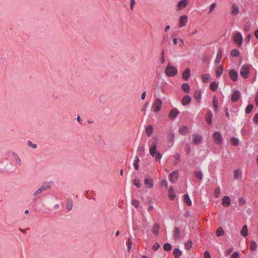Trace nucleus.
<instances>
[{
    "label": "nucleus",
    "mask_w": 258,
    "mask_h": 258,
    "mask_svg": "<svg viewBox=\"0 0 258 258\" xmlns=\"http://www.w3.org/2000/svg\"><path fill=\"white\" fill-rule=\"evenodd\" d=\"M238 202H239V205H242L243 204H244L245 203V200L243 198H241L239 199Z\"/></svg>",
    "instance_id": "obj_59"
},
{
    "label": "nucleus",
    "mask_w": 258,
    "mask_h": 258,
    "mask_svg": "<svg viewBox=\"0 0 258 258\" xmlns=\"http://www.w3.org/2000/svg\"><path fill=\"white\" fill-rule=\"evenodd\" d=\"M231 144L233 146H237L239 145V139L235 137H232L230 139Z\"/></svg>",
    "instance_id": "obj_40"
},
{
    "label": "nucleus",
    "mask_w": 258,
    "mask_h": 258,
    "mask_svg": "<svg viewBox=\"0 0 258 258\" xmlns=\"http://www.w3.org/2000/svg\"><path fill=\"white\" fill-rule=\"evenodd\" d=\"M220 191H221V189H220V188L219 186L217 187L215 189V190L214 192V196L215 198H218V197L220 195Z\"/></svg>",
    "instance_id": "obj_45"
},
{
    "label": "nucleus",
    "mask_w": 258,
    "mask_h": 258,
    "mask_svg": "<svg viewBox=\"0 0 258 258\" xmlns=\"http://www.w3.org/2000/svg\"><path fill=\"white\" fill-rule=\"evenodd\" d=\"M216 4L215 3H213L210 6V11L209 12V13L212 12L214 9V8L215 7Z\"/></svg>",
    "instance_id": "obj_58"
},
{
    "label": "nucleus",
    "mask_w": 258,
    "mask_h": 258,
    "mask_svg": "<svg viewBox=\"0 0 258 258\" xmlns=\"http://www.w3.org/2000/svg\"><path fill=\"white\" fill-rule=\"evenodd\" d=\"M187 0H180L178 2L177 7L179 9H182L187 6Z\"/></svg>",
    "instance_id": "obj_20"
},
{
    "label": "nucleus",
    "mask_w": 258,
    "mask_h": 258,
    "mask_svg": "<svg viewBox=\"0 0 258 258\" xmlns=\"http://www.w3.org/2000/svg\"><path fill=\"white\" fill-rule=\"evenodd\" d=\"M230 54L233 57H238L240 55V52L237 49L234 48L231 50Z\"/></svg>",
    "instance_id": "obj_37"
},
{
    "label": "nucleus",
    "mask_w": 258,
    "mask_h": 258,
    "mask_svg": "<svg viewBox=\"0 0 258 258\" xmlns=\"http://www.w3.org/2000/svg\"><path fill=\"white\" fill-rule=\"evenodd\" d=\"M253 106L252 104H248L246 107L245 112L246 114H249L251 112L253 109Z\"/></svg>",
    "instance_id": "obj_44"
},
{
    "label": "nucleus",
    "mask_w": 258,
    "mask_h": 258,
    "mask_svg": "<svg viewBox=\"0 0 258 258\" xmlns=\"http://www.w3.org/2000/svg\"><path fill=\"white\" fill-rule=\"evenodd\" d=\"M127 246V251H130L131 249L132 246V242H128Z\"/></svg>",
    "instance_id": "obj_62"
},
{
    "label": "nucleus",
    "mask_w": 258,
    "mask_h": 258,
    "mask_svg": "<svg viewBox=\"0 0 258 258\" xmlns=\"http://www.w3.org/2000/svg\"><path fill=\"white\" fill-rule=\"evenodd\" d=\"M165 73L167 77H173L177 75L178 70L175 67H173L171 64L170 62H169L165 69Z\"/></svg>",
    "instance_id": "obj_2"
},
{
    "label": "nucleus",
    "mask_w": 258,
    "mask_h": 258,
    "mask_svg": "<svg viewBox=\"0 0 258 258\" xmlns=\"http://www.w3.org/2000/svg\"><path fill=\"white\" fill-rule=\"evenodd\" d=\"M229 77L231 80L234 82H236L238 79V73L234 69L230 70L229 73Z\"/></svg>",
    "instance_id": "obj_11"
},
{
    "label": "nucleus",
    "mask_w": 258,
    "mask_h": 258,
    "mask_svg": "<svg viewBox=\"0 0 258 258\" xmlns=\"http://www.w3.org/2000/svg\"><path fill=\"white\" fill-rule=\"evenodd\" d=\"M187 22V17L186 15H182L179 18V28L185 26Z\"/></svg>",
    "instance_id": "obj_13"
},
{
    "label": "nucleus",
    "mask_w": 258,
    "mask_h": 258,
    "mask_svg": "<svg viewBox=\"0 0 258 258\" xmlns=\"http://www.w3.org/2000/svg\"><path fill=\"white\" fill-rule=\"evenodd\" d=\"M184 202L187 206L191 205L192 202L188 194H185L184 195Z\"/></svg>",
    "instance_id": "obj_32"
},
{
    "label": "nucleus",
    "mask_w": 258,
    "mask_h": 258,
    "mask_svg": "<svg viewBox=\"0 0 258 258\" xmlns=\"http://www.w3.org/2000/svg\"><path fill=\"white\" fill-rule=\"evenodd\" d=\"M204 258H211V255L208 251H205L204 252Z\"/></svg>",
    "instance_id": "obj_55"
},
{
    "label": "nucleus",
    "mask_w": 258,
    "mask_h": 258,
    "mask_svg": "<svg viewBox=\"0 0 258 258\" xmlns=\"http://www.w3.org/2000/svg\"><path fill=\"white\" fill-rule=\"evenodd\" d=\"M16 163L19 165H21V160L19 156H17V158H15Z\"/></svg>",
    "instance_id": "obj_64"
},
{
    "label": "nucleus",
    "mask_w": 258,
    "mask_h": 258,
    "mask_svg": "<svg viewBox=\"0 0 258 258\" xmlns=\"http://www.w3.org/2000/svg\"><path fill=\"white\" fill-rule=\"evenodd\" d=\"M192 243L191 240L190 239H188L184 244V246L185 249L188 250L192 247Z\"/></svg>",
    "instance_id": "obj_43"
},
{
    "label": "nucleus",
    "mask_w": 258,
    "mask_h": 258,
    "mask_svg": "<svg viewBox=\"0 0 258 258\" xmlns=\"http://www.w3.org/2000/svg\"><path fill=\"white\" fill-rule=\"evenodd\" d=\"M190 75V70L189 68H187L183 72L182 75V78L185 80H187Z\"/></svg>",
    "instance_id": "obj_17"
},
{
    "label": "nucleus",
    "mask_w": 258,
    "mask_h": 258,
    "mask_svg": "<svg viewBox=\"0 0 258 258\" xmlns=\"http://www.w3.org/2000/svg\"><path fill=\"white\" fill-rule=\"evenodd\" d=\"M175 258H179L182 254V251L178 248H175L173 251Z\"/></svg>",
    "instance_id": "obj_29"
},
{
    "label": "nucleus",
    "mask_w": 258,
    "mask_h": 258,
    "mask_svg": "<svg viewBox=\"0 0 258 258\" xmlns=\"http://www.w3.org/2000/svg\"><path fill=\"white\" fill-rule=\"evenodd\" d=\"M250 67L251 65L249 64H244L242 66L240 71V75L244 79H247L248 77Z\"/></svg>",
    "instance_id": "obj_4"
},
{
    "label": "nucleus",
    "mask_w": 258,
    "mask_h": 258,
    "mask_svg": "<svg viewBox=\"0 0 258 258\" xmlns=\"http://www.w3.org/2000/svg\"><path fill=\"white\" fill-rule=\"evenodd\" d=\"M230 202L229 197L226 196L222 200V204L223 206L227 207L230 205Z\"/></svg>",
    "instance_id": "obj_19"
},
{
    "label": "nucleus",
    "mask_w": 258,
    "mask_h": 258,
    "mask_svg": "<svg viewBox=\"0 0 258 258\" xmlns=\"http://www.w3.org/2000/svg\"><path fill=\"white\" fill-rule=\"evenodd\" d=\"M180 231L177 227H175L173 230V237L175 240H177L180 237Z\"/></svg>",
    "instance_id": "obj_15"
},
{
    "label": "nucleus",
    "mask_w": 258,
    "mask_h": 258,
    "mask_svg": "<svg viewBox=\"0 0 258 258\" xmlns=\"http://www.w3.org/2000/svg\"><path fill=\"white\" fill-rule=\"evenodd\" d=\"M181 89L185 92L188 93L190 91V86L188 83H184L181 86Z\"/></svg>",
    "instance_id": "obj_36"
},
{
    "label": "nucleus",
    "mask_w": 258,
    "mask_h": 258,
    "mask_svg": "<svg viewBox=\"0 0 258 258\" xmlns=\"http://www.w3.org/2000/svg\"><path fill=\"white\" fill-rule=\"evenodd\" d=\"M178 114V110L176 108H173L169 112V118L170 119H174L176 117Z\"/></svg>",
    "instance_id": "obj_14"
},
{
    "label": "nucleus",
    "mask_w": 258,
    "mask_h": 258,
    "mask_svg": "<svg viewBox=\"0 0 258 258\" xmlns=\"http://www.w3.org/2000/svg\"><path fill=\"white\" fill-rule=\"evenodd\" d=\"M175 161H174V164H176L177 162L180 159V155L178 153H176L175 155Z\"/></svg>",
    "instance_id": "obj_54"
},
{
    "label": "nucleus",
    "mask_w": 258,
    "mask_h": 258,
    "mask_svg": "<svg viewBox=\"0 0 258 258\" xmlns=\"http://www.w3.org/2000/svg\"><path fill=\"white\" fill-rule=\"evenodd\" d=\"M145 130H146V134L149 136H150L152 134V133H153V126L151 124L147 126L146 127Z\"/></svg>",
    "instance_id": "obj_33"
},
{
    "label": "nucleus",
    "mask_w": 258,
    "mask_h": 258,
    "mask_svg": "<svg viewBox=\"0 0 258 258\" xmlns=\"http://www.w3.org/2000/svg\"><path fill=\"white\" fill-rule=\"evenodd\" d=\"M150 154L151 156L155 158L156 160H160L162 157V154L157 151V143L154 142L150 147Z\"/></svg>",
    "instance_id": "obj_1"
},
{
    "label": "nucleus",
    "mask_w": 258,
    "mask_h": 258,
    "mask_svg": "<svg viewBox=\"0 0 258 258\" xmlns=\"http://www.w3.org/2000/svg\"><path fill=\"white\" fill-rule=\"evenodd\" d=\"M233 40L234 42L238 45H241L243 42V37L241 33L240 32H237L234 36Z\"/></svg>",
    "instance_id": "obj_10"
},
{
    "label": "nucleus",
    "mask_w": 258,
    "mask_h": 258,
    "mask_svg": "<svg viewBox=\"0 0 258 258\" xmlns=\"http://www.w3.org/2000/svg\"><path fill=\"white\" fill-rule=\"evenodd\" d=\"M251 38V35L250 34L247 35L245 37V41L248 43L250 42V39Z\"/></svg>",
    "instance_id": "obj_57"
},
{
    "label": "nucleus",
    "mask_w": 258,
    "mask_h": 258,
    "mask_svg": "<svg viewBox=\"0 0 258 258\" xmlns=\"http://www.w3.org/2000/svg\"><path fill=\"white\" fill-rule=\"evenodd\" d=\"M222 51H222V49H219V50L217 52V54L216 58L215 60V62L216 63H219L220 62L221 58L222 57V53H223Z\"/></svg>",
    "instance_id": "obj_23"
},
{
    "label": "nucleus",
    "mask_w": 258,
    "mask_h": 258,
    "mask_svg": "<svg viewBox=\"0 0 258 258\" xmlns=\"http://www.w3.org/2000/svg\"><path fill=\"white\" fill-rule=\"evenodd\" d=\"M179 133L182 135H187L188 133V129L185 126H183L179 129Z\"/></svg>",
    "instance_id": "obj_27"
},
{
    "label": "nucleus",
    "mask_w": 258,
    "mask_h": 258,
    "mask_svg": "<svg viewBox=\"0 0 258 258\" xmlns=\"http://www.w3.org/2000/svg\"><path fill=\"white\" fill-rule=\"evenodd\" d=\"M256 105L258 107V92L256 93L254 99Z\"/></svg>",
    "instance_id": "obj_61"
},
{
    "label": "nucleus",
    "mask_w": 258,
    "mask_h": 258,
    "mask_svg": "<svg viewBox=\"0 0 258 258\" xmlns=\"http://www.w3.org/2000/svg\"><path fill=\"white\" fill-rule=\"evenodd\" d=\"M28 145L33 149H36L37 147V145L36 144L33 143L31 141H28L27 142Z\"/></svg>",
    "instance_id": "obj_48"
},
{
    "label": "nucleus",
    "mask_w": 258,
    "mask_h": 258,
    "mask_svg": "<svg viewBox=\"0 0 258 258\" xmlns=\"http://www.w3.org/2000/svg\"><path fill=\"white\" fill-rule=\"evenodd\" d=\"M240 93L238 90H235L233 92L231 100L232 102H235L237 101L240 97Z\"/></svg>",
    "instance_id": "obj_12"
},
{
    "label": "nucleus",
    "mask_w": 258,
    "mask_h": 258,
    "mask_svg": "<svg viewBox=\"0 0 258 258\" xmlns=\"http://www.w3.org/2000/svg\"><path fill=\"white\" fill-rule=\"evenodd\" d=\"M135 0H131V10H133V8H134V6L135 4Z\"/></svg>",
    "instance_id": "obj_63"
},
{
    "label": "nucleus",
    "mask_w": 258,
    "mask_h": 258,
    "mask_svg": "<svg viewBox=\"0 0 258 258\" xmlns=\"http://www.w3.org/2000/svg\"><path fill=\"white\" fill-rule=\"evenodd\" d=\"M191 101V98L188 95H185L182 100V104L183 106H185L188 104Z\"/></svg>",
    "instance_id": "obj_22"
},
{
    "label": "nucleus",
    "mask_w": 258,
    "mask_h": 258,
    "mask_svg": "<svg viewBox=\"0 0 258 258\" xmlns=\"http://www.w3.org/2000/svg\"><path fill=\"white\" fill-rule=\"evenodd\" d=\"M213 105H214V108L215 109H217L218 106V104L217 100L216 99L215 96L214 97V99L213 100Z\"/></svg>",
    "instance_id": "obj_53"
},
{
    "label": "nucleus",
    "mask_w": 258,
    "mask_h": 258,
    "mask_svg": "<svg viewBox=\"0 0 258 258\" xmlns=\"http://www.w3.org/2000/svg\"><path fill=\"white\" fill-rule=\"evenodd\" d=\"M162 104V102L161 100L159 98H157L155 100V101L152 105L153 110L155 113H157L158 112H159L161 109Z\"/></svg>",
    "instance_id": "obj_5"
},
{
    "label": "nucleus",
    "mask_w": 258,
    "mask_h": 258,
    "mask_svg": "<svg viewBox=\"0 0 258 258\" xmlns=\"http://www.w3.org/2000/svg\"><path fill=\"white\" fill-rule=\"evenodd\" d=\"M163 249L166 251H169L172 249V245L169 243H165L163 245Z\"/></svg>",
    "instance_id": "obj_42"
},
{
    "label": "nucleus",
    "mask_w": 258,
    "mask_h": 258,
    "mask_svg": "<svg viewBox=\"0 0 258 258\" xmlns=\"http://www.w3.org/2000/svg\"><path fill=\"white\" fill-rule=\"evenodd\" d=\"M160 247L159 243L157 242H155L152 246V249L154 250H157Z\"/></svg>",
    "instance_id": "obj_49"
},
{
    "label": "nucleus",
    "mask_w": 258,
    "mask_h": 258,
    "mask_svg": "<svg viewBox=\"0 0 258 258\" xmlns=\"http://www.w3.org/2000/svg\"><path fill=\"white\" fill-rule=\"evenodd\" d=\"M145 152V144L143 143H140L137 148V155L139 157H143L144 156Z\"/></svg>",
    "instance_id": "obj_8"
},
{
    "label": "nucleus",
    "mask_w": 258,
    "mask_h": 258,
    "mask_svg": "<svg viewBox=\"0 0 258 258\" xmlns=\"http://www.w3.org/2000/svg\"><path fill=\"white\" fill-rule=\"evenodd\" d=\"M185 148L186 149V153L187 155H188L191 151L190 146L188 144H186L185 146Z\"/></svg>",
    "instance_id": "obj_51"
},
{
    "label": "nucleus",
    "mask_w": 258,
    "mask_h": 258,
    "mask_svg": "<svg viewBox=\"0 0 258 258\" xmlns=\"http://www.w3.org/2000/svg\"><path fill=\"white\" fill-rule=\"evenodd\" d=\"M250 248L251 249V250H255L256 249V248L257 247V244L255 242H254V241L253 240H251L250 241Z\"/></svg>",
    "instance_id": "obj_46"
},
{
    "label": "nucleus",
    "mask_w": 258,
    "mask_h": 258,
    "mask_svg": "<svg viewBox=\"0 0 258 258\" xmlns=\"http://www.w3.org/2000/svg\"><path fill=\"white\" fill-rule=\"evenodd\" d=\"M218 86V84L217 82H212L210 85V89L213 91H215L217 90Z\"/></svg>",
    "instance_id": "obj_39"
},
{
    "label": "nucleus",
    "mask_w": 258,
    "mask_h": 258,
    "mask_svg": "<svg viewBox=\"0 0 258 258\" xmlns=\"http://www.w3.org/2000/svg\"><path fill=\"white\" fill-rule=\"evenodd\" d=\"M233 176L235 179H241L242 177V172L241 169H236L233 173Z\"/></svg>",
    "instance_id": "obj_21"
},
{
    "label": "nucleus",
    "mask_w": 258,
    "mask_h": 258,
    "mask_svg": "<svg viewBox=\"0 0 258 258\" xmlns=\"http://www.w3.org/2000/svg\"><path fill=\"white\" fill-rule=\"evenodd\" d=\"M239 253L238 251H236L232 254L230 258H239Z\"/></svg>",
    "instance_id": "obj_52"
},
{
    "label": "nucleus",
    "mask_w": 258,
    "mask_h": 258,
    "mask_svg": "<svg viewBox=\"0 0 258 258\" xmlns=\"http://www.w3.org/2000/svg\"><path fill=\"white\" fill-rule=\"evenodd\" d=\"M133 183L137 187L140 188L141 187V184L140 183V181L138 178H135L133 180Z\"/></svg>",
    "instance_id": "obj_47"
},
{
    "label": "nucleus",
    "mask_w": 258,
    "mask_h": 258,
    "mask_svg": "<svg viewBox=\"0 0 258 258\" xmlns=\"http://www.w3.org/2000/svg\"><path fill=\"white\" fill-rule=\"evenodd\" d=\"M140 162V159L139 157L138 156H136L135 158V160L134 161L133 165L134 167V168L138 170L139 168V163Z\"/></svg>",
    "instance_id": "obj_31"
},
{
    "label": "nucleus",
    "mask_w": 258,
    "mask_h": 258,
    "mask_svg": "<svg viewBox=\"0 0 258 258\" xmlns=\"http://www.w3.org/2000/svg\"><path fill=\"white\" fill-rule=\"evenodd\" d=\"M202 92L201 90H197L194 93V98L198 102H200L201 99Z\"/></svg>",
    "instance_id": "obj_18"
},
{
    "label": "nucleus",
    "mask_w": 258,
    "mask_h": 258,
    "mask_svg": "<svg viewBox=\"0 0 258 258\" xmlns=\"http://www.w3.org/2000/svg\"><path fill=\"white\" fill-rule=\"evenodd\" d=\"M223 72L222 66L220 64L217 67L216 70V76L217 78H219L222 75Z\"/></svg>",
    "instance_id": "obj_25"
},
{
    "label": "nucleus",
    "mask_w": 258,
    "mask_h": 258,
    "mask_svg": "<svg viewBox=\"0 0 258 258\" xmlns=\"http://www.w3.org/2000/svg\"><path fill=\"white\" fill-rule=\"evenodd\" d=\"M212 117H213L212 112H211V111L209 110L208 112L207 113L206 116H205V119L209 125L212 124Z\"/></svg>",
    "instance_id": "obj_16"
},
{
    "label": "nucleus",
    "mask_w": 258,
    "mask_h": 258,
    "mask_svg": "<svg viewBox=\"0 0 258 258\" xmlns=\"http://www.w3.org/2000/svg\"><path fill=\"white\" fill-rule=\"evenodd\" d=\"M194 174L195 176L196 177V178H198V179L200 180L203 179V175L201 171L196 170L194 171Z\"/></svg>",
    "instance_id": "obj_34"
},
{
    "label": "nucleus",
    "mask_w": 258,
    "mask_h": 258,
    "mask_svg": "<svg viewBox=\"0 0 258 258\" xmlns=\"http://www.w3.org/2000/svg\"><path fill=\"white\" fill-rule=\"evenodd\" d=\"M144 183L147 185V187L149 189L152 188L154 186V182L151 177L147 175L144 179Z\"/></svg>",
    "instance_id": "obj_9"
},
{
    "label": "nucleus",
    "mask_w": 258,
    "mask_h": 258,
    "mask_svg": "<svg viewBox=\"0 0 258 258\" xmlns=\"http://www.w3.org/2000/svg\"><path fill=\"white\" fill-rule=\"evenodd\" d=\"M178 177V171H174L169 175V179L172 183H176Z\"/></svg>",
    "instance_id": "obj_7"
},
{
    "label": "nucleus",
    "mask_w": 258,
    "mask_h": 258,
    "mask_svg": "<svg viewBox=\"0 0 258 258\" xmlns=\"http://www.w3.org/2000/svg\"><path fill=\"white\" fill-rule=\"evenodd\" d=\"M132 204L135 206L136 208H138L139 206V202L138 200H133L132 201Z\"/></svg>",
    "instance_id": "obj_50"
},
{
    "label": "nucleus",
    "mask_w": 258,
    "mask_h": 258,
    "mask_svg": "<svg viewBox=\"0 0 258 258\" xmlns=\"http://www.w3.org/2000/svg\"><path fill=\"white\" fill-rule=\"evenodd\" d=\"M202 80L204 83L208 82L211 80V77L209 74H204L202 76Z\"/></svg>",
    "instance_id": "obj_38"
},
{
    "label": "nucleus",
    "mask_w": 258,
    "mask_h": 258,
    "mask_svg": "<svg viewBox=\"0 0 258 258\" xmlns=\"http://www.w3.org/2000/svg\"><path fill=\"white\" fill-rule=\"evenodd\" d=\"M216 235L218 237L223 236L224 234V231L222 227H219L216 231Z\"/></svg>",
    "instance_id": "obj_35"
},
{
    "label": "nucleus",
    "mask_w": 258,
    "mask_h": 258,
    "mask_svg": "<svg viewBox=\"0 0 258 258\" xmlns=\"http://www.w3.org/2000/svg\"><path fill=\"white\" fill-rule=\"evenodd\" d=\"M239 13V9L235 4L233 5L232 10L231 11V15H236Z\"/></svg>",
    "instance_id": "obj_41"
},
{
    "label": "nucleus",
    "mask_w": 258,
    "mask_h": 258,
    "mask_svg": "<svg viewBox=\"0 0 258 258\" xmlns=\"http://www.w3.org/2000/svg\"><path fill=\"white\" fill-rule=\"evenodd\" d=\"M253 120L255 123H258V113H257L255 114V115L253 118Z\"/></svg>",
    "instance_id": "obj_56"
},
{
    "label": "nucleus",
    "mask_w": 258,
    "mask_h": 258,
    "mask_svg": "<svg viewBox=\"0 0 258 258\" xmlns=\"http://www.w3.org/2000/svg\"><path fill=\"white\" fill-rule=\"evenodd\" d=\"M159 225L155 224L152 228V232L153 234L157 235L159 233Z\"/></svg>",
    "instance_id": "obj_28"
},
{
    "label": "nucleus",
    "mask_w": 258,
    "mask_h": 258,
    "mask_svg": "<svg viewBox=\"0 0 258 258\" xmlns=\"http://www.w3.org/2000/svg\"><path fill=\"white\" fill-rule=\"evenodd\" d=\"M202 139L201 135H195L193 137V142L195 144L198 145L201 143Z\"/></svg>",
    "instance_id": "obj_24"
},
{
    "label": "nucleus",
    "mask_w": 258,
    "mask_h": 258,
    "mask_svg": "<svg viewBox=\"0 0 258 258\" xmlns=\"http://www.w3.org/2000/svg\"><path fill=\"white\" fill-rule=\"evenodd\" d=\"M214 142L218 145H221L223 143V140L220 132L216 131L213 134Z\"/></svg>",
    "instance_id": "obj_6"
},
{
    "label": "nucleus",
    "mask_w": 258,
    "mask_h": 258,
    "mask_svg": "<svg viewBox=\"0 0 258 258\" xmlns=\"http://www.w3.org/2000/svg\"><path fill=\"white\" fill-rule=\"evenodd\" d=\"M233 250V248L232 247L229 248V249H227L225 251V255H226V256L228 255Z\"/></svg>",
    "instance_id": "obj_60"
},
{
    "label": "nucleus",
    "mask_w": 258,
    "mask_h": 258,
    "mask_svg": "<svg viewBox=\"0 0 258 258\" xmlns=\"http://www.w3.org/2000/svg\"><path fill=\"white\" fill-rule=\"evenodd\" d=\"M241 235L244 237H246L248 234V228L246 225L243 226L240 231Z\"/></svg>",
    "instance_id": "obj_30"
},
{
    "label": "nucleus",
    "mask_w": 258,
    "mask_h": 258,
    "mask_svg": "<svg viewBox=\"0 0 258 258\" xmlns=\"http://www.w3.org/2000/svg\"><path fill=\"white\" fill-rule=\"evenodd\" d=\"M73 208V201L71 199H68L66 203V209L67 211H70Z\"/></svg>",
    "instance_id": "obj_26"
},
{
    "label": "nucleus",
    "mask_w": 258,
    "mask_h": 258,
    "mask_svg": "<svg viewBox=\"0 0 258 258\" xmlns=\"http://www.w3.org/2000/svg\"><path fill=\"white\" fill-rule=\"evenodd\" d=\"M52 182H44L43 184L36 190L34 194V197H37L39 194L43 192V191L48 190L51 187Z\"/></svg>",
    "instance_id": "obj_3"
}]
</instances>
